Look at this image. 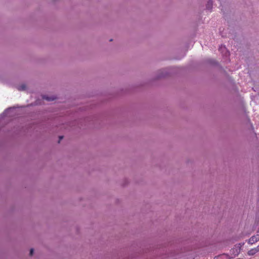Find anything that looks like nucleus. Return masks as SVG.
Listing matches in <instances>:
<instances>
[{"label":"nucleus","mask_w":259,"mask_h":259,"mask_svg":"<svg viewBox=\"0 0 259 259\" xmlns=\"http://www.w3.org/2000/svg\"><path fill=\"white\" fill-rule=\"evenodd\" d=\"M212 6V1L211 0H208L206 5V8L208 10L211 9Z\"/></svg>","instance_id":"39448f33"},{"label":"nucleus","mask_w":259,"mask_h":259,"mask_svg":"<svg viewBox=\"0 0 259 259\" xmlns=\"http://www.w3.org/2000/svg\"><path fill=\"white\" fill-rule=\"evenodd\" d=\"M257 233L259 235V228H258V229L257 230Z\"/></svg>","instance_id":"6e6552de"},{"label":"nucleus","mask_w":259,"mask_h":259,"mask_svg":"<svg viewBox=\"0 0 259 259\" xmlns=\"http://www.w3.org/2000/svg\"><path fill=\"white\" fill-rule=\"evenodd\" d=\"M63 138V137H60V140H61Z\"/></svg>","instance_id":"1a4fd4ad"},{"label":"nucleus","mask_w":259,"mask_h":259,"mask_svg":"<svg viewBox=\"0 0 259 259\" xmlns=\"http://www.w3.org/2000/svg\"><path fill=\"white\" fill-rule=\"evenodd\" d=\"M33 253V249H31L30 250V255H32Z\"/></svg>","instance_id":"0eeeda50"},{"label":"nucleus","mask_w":259,"mask_h":259,"mask_svg":"<svg viewBox=\"0 0 259 259\" xmlns=\"http://www.w3.org/2000/svg\"><path fill=\"white\" fill-rule=\"evenodd\" d=\"M259 251V245L255 248L250 249L248 251V254L249 255H252Z\"/></svg>","instance_id":"f03ea898"},{"label":"nucleus","mask_w":259,"mask_h":259,"mask_svg":"<svg viewBox=\"0 0 259 259\" xmlns=\"http://www.w3.org/2000/svg\"><path fill=\"white\" fill-rule=\"evenodd\" d=\"M258 241H259V235L257 233L256 235L252 236L249 239L248 243L250 244H253Z\"/></svg>","instance_id":"f257e3e1"},{"label":"nucleus","mask_w":259,"mask_h":259,"mask_svg":"<svg viewBox=\"0 0 259 259\" xmlns=\"http://www.w3.org/2000/svg\"><path fill=\"white\" fill-rule=\"evenodd\" d=\"M17 88L19 91H24L26 90V87L24 84H22L20 85L17 86Z\"/></svg>","instance_id":"20e7f679"},{"label":"nucleus","mask_w":259,"mask_h":259,"mask_svg":"<svg viewBox=\"0 0 259 259\" xmlns=\"http://www.w3.org/2000/svg\"><path fill=\"white\" fill-rule=\"evenodd\" d=\"M42 98L48 101H53L56 99L54 96H48L47 95L43 96Z\"/></svg>","instance_id":"7ed1b4c3"},{"label":"nucleus","mask_w":259,"mask_h":259,"mask_svg":"<svg viewBox=\"0 0 259 259\" xmlns=\"http://www.w3.org/2000/svg\"><path fill=\"white\" fill-rule=\"evenodd\" d=\"M220 51L222 50V51H225L226 52H227V50H226V48L225 46H223V47H221L220 49ZM226 56H227L228 55V53L226 52V54H225Z\"/></svg>","instance_id":"423d86ee"}]
</instances>
